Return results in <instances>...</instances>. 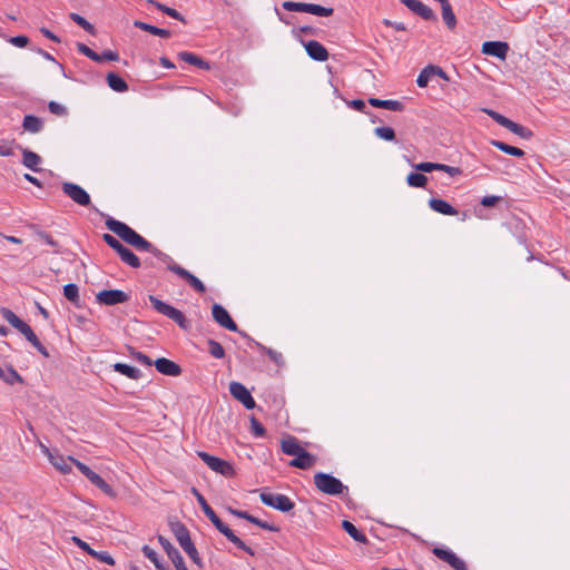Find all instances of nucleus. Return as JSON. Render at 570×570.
Here are the masks:
<instances>
[{
    "label": "nucleus",
    "instance_id": "nucleus-41",
    "mask_svg": "<svg viewBox=\"0 0 570 570\" xmlns=\"http://www.w3.org/2000/svg\"><path fill=\"white\" fill-rule=\"evenodd\" d=\"M138 250H146L150 252L155 255H161V253L153 246L151 243H149L147 239H145L142 236H139L137 240L131 245Z\"/></svg>",
    "mask_w": 570,
    "mask_h": 570
},
{
    "label": "nucleus",
    "instance_id": "nucleus-6",
    "mask_svg": "<svg viewBox=\"0 0 570 570\" xmlns=\"http://www.w3.org/2000/svg\"><path fill=\"white\" fill-rule=\"evenodd\" d=\"M198 456L215 472L220 473L224 476H233L235 470L233 465L217 456H213L206 452H198Z\"/></svg>",
    "mask_w": 570,
    "mask_h": 570
},
{
    "label": "nucleus",
    "instance_id": "nucleus-7",
    "mask_svg": "<svg viewBox=\"0 0 570 570\" xmlns=\"http://www.w3.org/2000/svg\"><path fill=\"white\" fill-rule=\"evenodd\" d=\"M129 295L120 289H104L96 295V301L100 305L112 306L129 301Z\"/></svg>",
    "mask_w": 570,
    "mask_h": 570
},
{
    "label": "nucleus",
    "instance_id": "nucleus-21",
    "mask_svg": "<svg viewBox=\"0 0 570 570\" xmlns=\"http://www.w3.org/2000/svg\"><path fill=\"white\" fill-rule=\"evenodd\" d=\"M173 532L180 544V547L186 549L188 546L193 544V541L189 535L188 529L180 522H177L173 525Z\"/></svg>",
    "mask_w": 570,
    "mask_h": 570
},
{
    "label": "nucleus",
    "instance_id": "nucleus-37",
    "mask_svg": "<svg viewBox=\"0 0 570 570\" xmlns=\"http://www.w3.org/2000/svg\"><path fill=\"white\" fill-rule=\"evenodd\" d=\"M147 1L151 4H154L161 12L168 14L169 17L177 19L184 23L186 22L185 18L177 10L169 8V7L165 6L164 3H160L156 0H147Z\"/></svg>",
    "mask_w": 570,
    "mask_h": 570
},
{
    "label": "nucleus",
    "instance_id": "nucleus-43",
    "mask_svg": "<svg viewBox=\"0 0 570 570\" xmlns=\"http://www.w3.org/2000/svg\"><path fill=\"white\" fill-rule=\"evenodd\" d=\"M510 131L523 139H531L533 137V132L529 128L514 121L510 128Z\"/></svg>",
    "mask_w": 570,
    "mask_h": 570
},
{
    "label": "nucleus",
    "instance_id": "nucleus-26",
    "mask_svg": "<svg viewBox=\"0 0 570 570\" xmlns=\"http://www.w3.org/2000/svg\"><path fill=\"white\" fill-rule=\"evenodd\" d=\"M22 127L28 132L37 134L42 130L43 121L39 117H36L33 115H27L23 118Z\"/></svg>",
    "mask_w": 570,
    "mask_h": 570
},
{
    "label": "nucleus",
    "instance_id": "nucleus-33",
    "mask_svg": "<svg viewBox=\"0 0 570 570\" xmlns=\"http://www.w3.org/2000/svg\"><path fill=\"white\" fill-rule=\"evenodd\" d=\"M118 255L120 256L121 261L129 266L134 268H138L140 266L139 258L129 248L124 246Z\"/></svg>",
    "mask_w": 570,
    "mask_h": 570
},
{
    "label": "nucleus",
    "instance_id": "nucleus-11",
    "mask_svg": "<svg viewBox=\"0 0 570 570\" xmlns=\"http://www.w3.org/2000/svg\"><path fill=\"white\" fill-rule=\"evenodd\" d=\"M212 314L215 322L218 323L222 327L233 332L238 330L236 323L233 321L227 309L222 305L215 303L212 307Z\"/></svg>",
    "mask_w": 570,
    "mask_h": 570
},
{
    "label": "nucleus",
    "instance_id": "nucleus-38",
    "mask_svg": "<svg viewBox=\"0 0 570 570\" xmlns=\"http://www.w3.org/2000/svg\"><path fill=\"white\" fill-rule=\"evenodd\" d=\"M406 183L411 187L423 188L428 183V177L421 173H411L406 177Z\"/></svg>",
    "mask_w": 570,
    "mask_h": 570
},
{
    "label": "nucleus",
    "instance_id": "nucleus-42",
    "mask_svg": "<svg viewBox=\"0 0 570 570\" xmlns=\"http://www.w3.org/2000/svg\"><path fill=\"white\" fill-rule=\"evenodd\" d=\"M433 77V65L425 67L417 76L416 83L419 87L424 88L428 86L430 79Z\"/></svg>",
    "mask_w": 570,
    "mask_h": 570
},
{
    "label": "nucleus",
    "instance_id": "nucleus-56",
    "mask_svg": "<svg viewBox=\"0 0 570 570\" xmlns=\"http://www.w3.org/2000/svg\"><path fill=\"white\" fill-rule=\"evenodd\" d=\"M102 238L112 249L117 252V254L124 247V245L110 234H104Z\"/></svg>",
    "mask_w": 570,
    "mask_h": 570
},
{
    "label": "nucleus",
    "instance_id": "nucleus-32",
    "mask_svg": "<svg viewBox=\"0 0 570 570\" xmlns=\"http://www.w3.org/2000/svg\"><path fill=\"white\" fill-rule=\"evenodd\" d=\"M491 145L500 149L501 151L514 156V157H523L524 151L518 147L510 146L505 142H502L500 140H491Z\"/></svg>",
    "mask_w": 570,
    "mask_h": 570
},
{
    "label": "nucleus",
    "instance_id": "nucleus-3",
    "mask_svg": "<svg viewBox=\"0 0 570 570\" xmlns=\"http://www.w3.org/2000/svg\"><path fill=\"white\" fill-rule=\"evenodd\" d=\"M149 302L151 303L153 307L160 314L167 316L168 318L173 320L177 325L181 328H187L189 326L188 321L186 320L185 315L174 306L160 301L154 295H149Z\"/></svg>",
    "mask_w": 570,
    "mask_h": 570
},
{
    "label": "nucleus",
    "instance_id": "nucleus-63",
    "mask_svg": "<svg viewBox=\"0 0 570 570\" xmlns=\"http://www.w3.org/2000/svg\"><path fill=\"white\" fill-rule=\"evenodd\" d=\"M38 236L48 245H50L51 247L56 248L55 249V253H59V245L58 243L47 233H43V232H39L38 233Z\"/></svg>",
    "mask_w": 570,
    "mask_h": 570
},
{
    "label": "nucleus",
    "instance_id": "nucleus-23",
    "mask_svg": "<svg viewBox=\"0 0 570 570\" xmlns=\"http://www.w3.org/2000/svg\"><path fill=\"white\" fill-rule=\"evenodd\" d=\"M71 456H63L59 453L50 454V463L61 473H69L71 472Z\"/></svg>",
    "mask_w": 570,
    "mask_h": 570
},
{
    "label": "nucleus",
    "instance_id": "nucleus-36",
    "mask_svg": "<svg viewBox=\"0 0 570 570\" xmlns=\"http://www.w3.org/2000/svg\"><path fill=\"white\" fill-rule=\"evenodd\" d=\"M223 534L233 542L237 548L244 550L250 556H254V551L250 547L246 546L244 541H242L237 535L234 534V532L228 528L226 529Z\"/></svg>",
    "mask_w": 570,
    "mask_h": 570
},
{
    "label": "nucleus",
    "instance_id": "nucleus-5",
    "mask_svg": "<svg viewBox=\"0 0 570 570\" xmlns=\"http://www.w3.org/2000/svg\"><path fill=\"white\" fill-rule=\"evenodd\" d=\"M261 501L282 512H288L294 508V502L285 494L262 492Z\"/></svg>",
    "mask_w": 570,
    "mask_h": 570
},
{
    "label": "nucleus",
    "instance_id": "nucleus-25",
    "mask_svg": "<svg viewBox=\"0 0 570 570\" xmlns=\"http://www.w3.org/2000/svg\"><path fill=\"white\" fill-rule=\"evenodd\" d=\"M0 379L9 385H14L16 383L23 384L22 376L12 366H0Z\"/></svg>",
    "mask_w": 570,
    "mask_h": 570
},
{
    "label": "nucleus",
    "instance_id": "nucleus-61",
    "mask_svg": "<svg viewBox=\"0 0 570 570\" xmlns=\"http://www.w3.org/2000/svg\"><path fill=\"white\" fill-rule=\"evenodd\" d=\"M119 59V55L112 50H105L101 55H99V61H117Z\"/></svg>",
    "mask_w": 570,
    "mask_h": 570
},
{
    "label": "nucleus",
    "instance_id": "nucleus-39",
    "mask_svg": "<svg viewBox=\"0 0 570 570\" xmlns=\"http://www.w3.org/2000/svg\"><path fill=\"white\" fill-rule=\"evenodd\" d=\"M63 295L69 302L79 306V288L76 284H67L63 287Z\"/></svg>",
    "mask_w": 570,
    "mask_h": 570
},
{
    "label": "nucleus",
    "instance_id": "nucleus-13",
    "mask_svg": "<svg viewBox=\"0 0 570 570\" xmlns=\"http://www.w3.org/2000/svg\"><path fill=\"white\" fill-rule=\"evenodd\" d=\"M168 268L171 272H174L176 275H178L179 277L185 279L198 293H204L206 291L203 282L200 279H198L195 275L189 273L187 269H185L184 267H181L177 264H171L168 266Z\"/></svg>",
    "mask_w": 570,
    "mask_h": 570
},
{
    "label": "nucleus",
    "instance_id": "nucleus-1",
    "mask_svg": "<svg viewBox=\"0 0 570 570\" xmlns=\"http://www.w3.org/2000/svg\"><path fill=\"white\" fill-rule=\"evenodd\" d=\"M2 317L11 324L16 330H18L28 342H30L39 353H41L45 357H49L48 350L41 344L38 340L37 335L33 333L32 328L22 320H20L11 309L2 308L1 309Z\"/></svg>",
    "mask_w": 570,
    "mask_h": 570
},
{
    "label": "nucleus",
    "instance_id": "nucleus-24",
    "mask_svg": "<svg viewBox=\"0 0 570 570\" xmlns=\"http://www.w3.org/2000/svg\"><path fill=\"white\" fill-rule=\"evenodd\" d=\"M368 104L375 108H384L392 111H402L404 105L399 100H382L379 98H370Z\"/></svg>",
    "mask_w": 570,
    "mask_h": 570
},
{
    "label": "nucleus",
    "instance_id": "nucleus-64",
    "mask_svg": "<svg viewBox=\"0 0 570 570\" xmlns=\"http://www.w3.org/2000/svg\"><path fill=\"white\" fill-rule=\"evenodd\" d=\"M71 541L77 546L79 547L81 550L86 551L88 554L91 556L94 549L90 548V546L85 542L83 540H81L80 538L73 535L71 537Z\"/></svg>",
    "mask_w": 570,
    "mask_h": 570
},
{
    "label": "nucleus",
    "instance_id": "nucleus-15",
    "mask_svg": "<svg viewBox=\"0 0 570 570\" xmlns=\"http://www.w3.org/2000/svg\"><path fill=\"white\" fill-rule=\"evenodd\" d=\"M412 12L420 16L424 20H435L433 10L419 0H401Z\"/></svg>",
    "mask_w": 570,
    "mask_h": 570
},
{
    "label": "nucleus",
    "instance_id": "nucleus-54",
    "mask_svg": "<svg viewBox=\"0 0 570 570\" xmlns=\"http://www.w3.org/2000/svg\"><path fill=\"white\" fill-rule=\"evenodd\" d=\"M129 351H130V355L132 357H135L139 363H141V364H144L146 366H151L153 365V361L146 354H144L141 352H137V351H135L131 347H129Z\"/></svg>",
    "mask_w": 570,
    "mask_h": 570
},
{
    "label": "nucleus",
    "instance_id": "nucleus-18",
    "mask_svg": "<svg viewBox=\"0 0 570 570\" xmlns=\"http://www.w3.org/2000/svg\"><path fill=\"white\" fill-rule=\"evenodd\" d=\"M307 55L316 61H325L328 58L326 48L316 40H309L304 45Z\"/></svg>",
    "mask_w": 570,
    "mask_h": 570
},
{
    "label": "nucleus",
    "instance_id": "nucleus-16",
    "mask_svg": "<svg viewBox=\"0 0 570 570\" xmlns=\"http://www.w3.org/2000/svg\"><path fill=\"white\" fill-rule=\"evenodd\" d=\"M156 370L168 376H178L181 373L180 366L166 357H159L154 362Z\"/></svg>",
    "mask_w": 570,
    "mask_h": 570
},
{
    "label": "nucleus",
    "instance_id": "nucleus-2",
    "mask_svg": "<svg viewBox=\"0 0 570 570\" xmlns=\"http://www.w3.org/2000/svg\"><path fill=\"white\" fill-rule=\"evenodd\" d=\"M314 484L318 491L328 495H340L346 489L341 480L324 472L314 475Z\"/></svg>",
    "mask_w": 570,
    "mask_h": 570
},
{
    "label": "nucleus",
    "instance_id": "nucleus-59",
    "mask_svg": "<svg viewBox=\"0 0 570 570\" xmlns=\"http://www.w3.org/2000/svg\"><path fill=\"white\" fill-rule=\"evenodd\" d=\"M9 42L16 47L24 48L29 43V38L26 36H16L9 39Z\"/></svg>",
    "mask_w": 570,
    "mask_h": 570
},
{
    "label": "nucleus",
    "instance_id": "nucleus-60",
    "mask_svg": "<svg viewBox=\"0 0 570 570\" xmlns=\"http://www.w3.org/2000/svg\"><path fill=\"white\" fill-rule=\"evenodd\" d=\"M178 58L189 65L195 66L199 57L191 52L183 51L178 53Z\"/></svg>",
    "mask_w": 570,
    "mask_h": 570
},
{
    "label": "nucleus",
    "instance_id": "nucleus-40",
    "mask_svg": "<svg viewBox=\"0 0 570 570\" xmlns=\"http://www.w3.org/2000/svg\"><path fill=\"white\" fill-rule=\"evenodd\" d=\"M307 13L320 16V17H330L333 14V8H326L320 4L307 3Z\"/></svg>",
    "mask_w": 570,
    "mask_h": 570
},
{
    "label": "nucleus",
    "instance_id": "nucleus-4",
    "mask_svg": "<svg viewBox=\"0 0 570 570\" xmlns=\"http://www.w3.org/2000/svg\"><path fill=\"white\" fill-rule=\"evenodd\" d=\"M106 226L109 230L119 236L125 243L132 245L137 238L140 236L136 233L131 227L126 225L122 222H119L115 218H108L106 220Z\"/></svg>",
    "mask_w": 570,
    "mask_h": 570
},
{
    "label": "nucleus",
    "instance_id": "nucleus-44",
    "mask_svg": "<svg viewBox=\"0 0 570 570\" xmlns=\"http://www.w3.org/2000/svg\"><path fill=\"white\" fill-rule=\"evenodd\" d=\"M142 553L146 558H148L155 564V567L158 570H164V567L158 559V554L154 549H151L149 546H144Z\"/></svg>",
    "mask_w": 570,
    "mask_h": 570
},
{
    "label": "nucleus",
    "instance_id": "nucleus-57",
    "mask_svg": "<svg viewBox=\"0 0 570 570\" xmlns=\"http://www.w3.org/2000/svg\"><path fill=\"white\" fill-rule=\"evenodd\" d=\"M91 556L106 564L112 566L115 563V560L108 552H98L94 550Z\"/></svg>",
    "mask_w": 570,
    "mask_h": 570
},
{
    "label": "nucleus",
    "instance_id": "nucleus-49",
    "mask_svg": "<svg viewBox=\"0 0 570 570\" xmlns=\"http://www.w3.org/2000/svg\"><path fill=\"white\" fill-rule=\"evenodd\" d=\"M77 49L80 53L85 55L86 57H88L89 59L94 60V61H99V53L95 52L94 50H91L88 46H86L85 43H77Z\"/></svg>",
    "mask_w": 570,
    "mask_h": 570
},
{
    "label": "nucleus",
    "instance_id": "nucleus-55",
    "mask_svg": "<svg viewBox=\"0 0 570 570\" xmlns=\"http://www.w3.org/2000/svg\"><path fill=\"white\" fill-rule=\"evenodd\" d=\"M48 109L51 114L56 116H66L67 115V108L56 101H50L48 104Z\"/></svg>",
    "mask_w": 570,
    "mask_h": 570
},
{
    "label": "nucleus",
    "instance_id": "nucleus-45",
    "mask_svg": "<svg viewBox=\"0 0 570 570\" xmlns=\"http://www.w3.org/2000/svg\"><path fill=\"white\" fill-rule=\"evenodd\" d=\"M208 352L215 358H223L225 355L224 347L218 342H216L214 340L208 341Z\"/></svg>",
    "mask_w": 570,
    "mask_h": 570
},
{
    "label": "nucleus",
    "instance_id": "nucleus-29",
    "mask_svg": "<svg viewBox=\"0 0 570 570\" xmlns=\"http://www.w3.org/2000/svg\"><path fill=\"white\" fill-rule=\"evenodd\" d=\"M134 26L140 30L147 31L154 36L168 38L170 36V32L167 29H161L151 24H148L146 22L136 20L134 21Z\"/></svg>",
    "mask_w": 570,
    "mask_h": 570
},
{
    "label": "nucleus",
    "instance_id": "nucleus-14",
    "mask_svg": "<svg viewBox=\"0 0 570 570\" xmlns=\"http://www.w3.org/2000/svg\"><path fill=\"white\" fill-rule=\"evenodd\" d=\"M509 45L503 41H487L482 45V53L505 60Z\"/></svg>",
    "mask_w": 570,
    "mask_h": 570
},
{
    "label": "nucleus",
    "instance_id": "nucleus-62",
    "mask_svg": "<svg viewBox=\"0 0 570 570\" xmlns=\"http://www.w3.org/2000/svg\"><path fill=\"white\" fill-rule=\"evenodd\" d=\"M436 164L438 163H419L414 165V168L422 173H431L433 170H436Z\"/></svg>",
    "mask_w": 570,
    "mask_h": 570
},
{
    "label": "nucleus",
    "instance_id": "nucleus-12",
    "mask_svg": "<svg viewBox=\"0 0 570 570\" xmlns=\"http://www.w3.org/2000/svg\"><path fill=\"white\" fill-rule=\"evenodd\" d=\"M432 552L435 557L449 563L454 570H468L465 562L451 550L436 547Z\"/></svg>",
    "mask_w": 570,
    "mask_h": 570
},
{
    "label": "nucleus",
    "instance_id": "nucleus-8",
    "mask_svg": "<svg viewBox=\"0 0 570 570\" xmlns=\"http://www.w3.org/2000/svg\"><path fill=\"white\" fill-rule=\"evenodd\" d=\"M230 395L240 402L247 410H252L256 406L255 400L253 399L248 389L239 382H230L229 384Z\"/></svg>",
    "mask_w": 570,
    "mask_h": 570
},
{
    "label": "nucleus",
    "instance_id": "nucleus-46",
    "mask_svg": "<svg viewBox=\"0 0 570 570\" xmlns=\"http://www.w3.org/2000/svg\"><path fill=\"white\" fill-rule=\"evenodd\" d=\"M374 132L379 138L384 140L392 141L395 139V132L391 127H377Z\"/></svg>",
    "mask_w": 570,
    "mask_h": 570
},
{
    "label": "nucleus",
    "instance_id": "nucleus-53",
    "mask_svg": "<svg viewBox=\"0 0 570 570\" xmlns=\"http://www.w3.org/2000/svg\"><path fill=\"white\" fill-rule=\"evenodd\" d=\"M71 463L75 464L78 470L89 480L95 471H92L88 465L83 464L82 462L76 460L75 458H70Z\"/></svg>",
    "mask_w": 570,
    "mask_h": 570
},
{
    "label": "nucleus",
    "instance_id": "nucleus-35",
    "mask_svg": "<svg viewBox=\"0 0 570 570\" xmlns=\"http://www.w3.org/2000/svg\"><path fill=\"white\" fill-rule=\"evenodd\" d=\"M342 527L355 541L361 543H365L367 541L365 534H363L352 522L344 520Z\"/></svg>",
    "mask_w": 570,
    "mask_h": 570
},
{
    "label": "nucleus",
    "instance_id": "nucleus-10",
    "mask_svg": "<svg viewBox=\"0 0 570 570\" xmlns=\"http://www.w3.org/2000/svg\"><path fill=\"white\" fill-rule=\"evenodd\" d=\"M191 492L196 497L205 515L210 520V522L215 525V528L223 534V532L226 529H228V527L218 518V515L210 508V505L207 503V501L205 500L203 494H200L197 489L193 488Z\"/></svg>",
    "mask_w": 570,
    "mask_h": 570
},
{
    "label": "nucleus",
    "instance_id": "nucleus-58",
    "mask_svg": "<svg viewBox=\"0 0 570 570\" xmlns=\"http://www.w3.org/2000/svg\"><path fill=\"white\" fill-rule=\"evenodd\" d=\"M436 170L444 171L449 174L451 177L461 175L462 170L459 167H452L444 164H436Z\"/></svg>",
    "mask_w": 570,
    "mask_h": 570
},
{
    "label": "nucleus",
    "instance_id": "nucleus-22",
    "mask_svg": "<svg viewBox=\"0 0 570 570\" xmlns=\"http://www.w3.org/2000/svg\"><path fill=\"white\" fill-rule=\"evenodd\" d=\"M282 451L287 455H297L305 449L299 444L298 440L294 436H287L281 442Z\"/></svg>",
    "mask_w": 570,
    "mask_h": 570
},
{
    "label": "nucleus",
    "instance_id": "nucleus-9",
    "mask_svg": "<svg viewBox=\"0 0 570 570\" xmlns=\"http://www.w3.org/2000/svg\"><path fill=\"white\" fill-rule=\"evenodd\" d=\"M61 188L63 194L71 198L76 204L80 206L90 205V196L81 186L73 183H63Z\"/></svg>",
    "mask_w": 570,
    "mask_h": 570
},
{
    "label": "nucleus",
    "instance_id": "nucleus-19",
    "mask_svg": "<svg viewBox=\"0 0 570 570\" xmlns=\"http://www.w3.org/2000/svg\"><path fill=\"white\" fill-rule=\"evenodd\" d=\"M315 463L316 456L304 450L299 454L295 455V458L292 461H289V466L302 470H308L313 468Z\"/></svg>",
    "mask_w": 570,
    "mask_h": 570
},
{
    "label": "nucleus",
    "instance_id": "nucleus-28",
    "mask_svg": "<svg viewBox=\"0 0 570 570\" xmlns=\"http://www.w3.org/2000/svg\"><path fill=\"white\" fill-rule=\"evenodd\" d=\"M441 4V8H442V19L444 21V23L446 24V27L449 29H454L455 26H456V18H455V14L452 10V7L449 2V0H445L443 1Z\"/></svg>",
    "mask_w": 570,
    "mask_h": 570
},
{
    "label": "nucleus",
    "instance_id": "nucleus-30",
    "mask_svg": "<svg viewBox=\"0 0 570 570\" xmlns=\"http://www.w3.org/2000/svg\"><path fill=\"white\" fill-rule=\"evenodd\" d=\"M107 83L112 90H115L117 92H125L128 90L127 82L121 77H119L117 73H114V72H109L107 75Z\"/></svg>",
    "mask_w": 570,
    "mask_h": 570
},
{
    "label": "nucleus",
    "instance_id": "nucleus-34",
    "mask_svg": "<svg viewBox=\"0 0 570 570\" xmlns=\"http://www.w3.org/2000/svg\"><path fill=\"white\" fill-rule=\"evenodd\" d=\"M89 481L109 497H115L114 489L96 472L89 479Z\"/></svg>",
    "mask_w": 570,
    "mask_h": 570
},
{
    "label": "nucleus",
    "instance_id": "nucleus-31",
    "mask_svg": "<svg viewBox=\"0 0 570 570\" xmlns=\"http://www.w3.org/2000/svg\"><path fill=\"white\" fill-rule=\"evenodd\" d=\"M114 370L128 379L138 380L141 373L138 368L127 365L125 363H116L112 365Z\"/></svg>",
    "mask_w": 570,
    "mask_h": 570
},
{
    "label": "nucleus",
    "instance_id": "nucleus-20",
    "mask_svg": "<svg viewBox=\"0 0 570 570\" xmlns=\"http://www.w3.org/2000/svg\"><path fill=\"white\" fill-rule=\"evenodd\" d=\"M429 206L432 210L442 215L454 216L458 214V210L452 205L440 198H431Z\"/></svg>",
    "mask_w": 570,
    "mask_h": 570
},
{
    "label": "nucleus",
    "instance_id": "nucleus-47",
    "mask_svg": "<svg viewBox=\"0 0 570 570\" xmlns=\"http://www.w3.org/2000/svg\"><path fill=\"white\" fill-rule=\"evenodd\" d=\"M70 18L73 22H76L78 26H80L81 28H83L86 31H88L89 33H95V28L94 26L88 22L83 17H81L80 14L78 13H71L70 14Z\"/></svg>",
    "mask_w": 570,
    "mask_h": 570
},
{
    "label": "nucleus",
    "instance_id": "nucleus-48",
    "mask_svg": "<svg viewBox=\"0 0 570 570\" xmlns=\"http://www.w3.org/2000/svg\"><path fill=\"white\" fill-rule=\"evenodd\" d=\"M282 6L287 11L306 12L307 9V3L303 2L284 1Z\"/></svg>",
    "mask_w": 570,
    "mask_h": 570
},
{
    "label": "nucleus",
    "instance_id": "nucleus-17",
    "mask_svg": "<svg viewBox=\"0 0 570 570\" xmlns=\"http://www.w3.org/2000/svg\"><path fill=\"white\" fill-rule=\"evenodd\" d=\"M158 541L160 543V546L163 547V549L166 551L168 558L171 560V562L174 563L176 570H178L180 567H186L185 566V562H184V559L181 557V554L179 553V551L169 542V540H167L166 538H164L163 535H159L158 537Z\"/></svg>",
    "mask_w": 570,
    "mask_h": 570
},
{
    "label": "nucleus",
    "instance_id": "nucleus-52",
    "mask_svg": "<svg viewBox=\"0 0 570 570\" xmlns=\"http://www.w3.org/2000/svg\"><path fill=\"white\" fill-rule=\"evenodd\" d=\"M71 463L75 464L78 470L89 480L95 471H92L88 465L83 464L82 462L76 460L75 458H70Z\"/></svg>",
    "mask_w": 570,
    "mask_h": 570
},
{
    "label": "nucleus",
    "instance_id": "nucleus-51",
    "mask_svg": "<svg viewBox=\"0 0 570 570\" xmlns=\"http://www.w3.org/2000/svg\"><path fill=\"white\" fill-rule=\"evenodd\" d=\"M250 429L255 436H264L265 435V429L262 425V423L254 416L250 417Z\"/></svg>",
    "mask_w": 570,
    "mask_h": 570
},
{
    "label": "nucleus",
    "instance_id": "nucleus-27",
    "mask_svg": "<svg viewBox=\"0 0 570 570\" xmlns=\"http://www.w3.org/2000/svg\"><path fill=\"white\" fill-rule=\"evenodd\" d=\"M41 163V158L38 154L29 150V149H22V164L33 170V171H39V165Z\"/></svg>",
    "mask_w": 570,
    "mask_h": 570
},
{
    "label": "nucleus",
    "instance_id": "nucleus-50",
    "mask_svg": "<svg viewBox=\"0 0 570 570\" xmlns=\"http://www.w3.org/2000/svg\"><path fill=\"white\" fill-rule=\"evenodd\" d=\"M184 551L199 568H203V561L194 543L184 549Z\"/></svg>",
    "mask_w": 570,
    "mask_h": 570
}]
</instances>
